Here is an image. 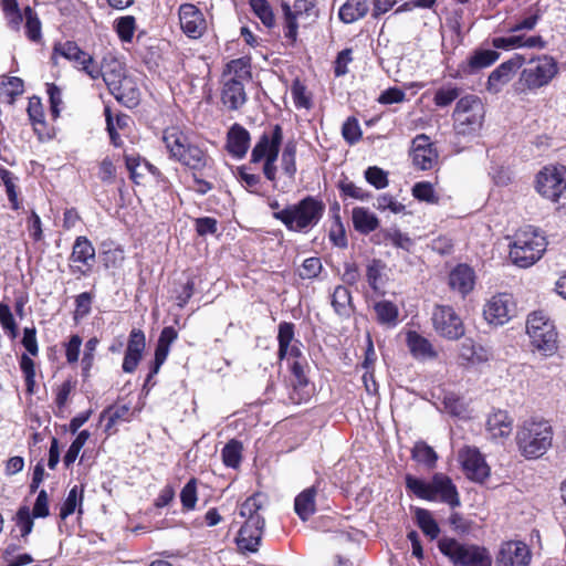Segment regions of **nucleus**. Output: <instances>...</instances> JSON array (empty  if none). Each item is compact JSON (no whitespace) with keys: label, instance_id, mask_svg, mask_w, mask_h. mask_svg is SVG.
<instances>
[{"label":"nucleus","instance_id":"obj_60","mask_svg":"<svg viewBox=\"0 0 566 566\" xmlns=\"http://www.w3.org/2000/svg\"><path fill=\"white\" fill-rule=\"evenodd\" d=\"M28 115L33 124L44 123L43 107L39 97L33 96L29 99Z\"/></svg>","mask_w":566,"mask_h":566},{"label":"nucleus","instance_id":"obj_64","mask_svg":"<svg viewBox=\"0 0 566 566\" xmlns=\"http://www.w3.org/2000/svg\"><path fill=\"white\" fill-rule=\"evenodd\" d=\"M406 98V94L403 91H401L400 88L398 87H390L386 91H384L379 97H378V102L380 104H395V103H401L403 102Z\"/></svg>","mask_w":566,"mask_h":566},{"label":"nucleus","instance_id":"obj_3","mask_svg":"<svg viewBox=\"0 0 566 566\" xmlns=\"http://www.w3.org/2000/svg\"><path fill=\"white\" fill-rule=\"evenodd\" d=\"M552 441V427L544 420H526L516 432L517 448L526 459H537L545 454Z\"/></svg>","mask_w":566,"mask_h":566},{"label":"nucleus","instance_id":"obj_57","mask_svg":"<svg viewBox=\"0 0 566 566\" xmlns=\"http://www.w3.org/2000/svg\"><path fill=\"white\" fill-rule=\"evenodd\" d=\"M339 189L344 196L358 199V200H367L370 196L361 187L356 186L353 181L343 180L339 182Z\"/></svg>","mask_w":566,"mask_h":566},{"label":"nucleus","instance_id":"obj_52","mask_svg":"<svg viewBox=\"0 0 566 566\" xmlns=\"http://www.w3.org/2000/svg\"><path fill=\"white\" fill-rule=\"evenodd\" d=\"M365 178L377 189H384L388 186L387 172L377 166L367 168Z\"/></svg>","mask_w":566,"mask_h":566},{"label":"nucleus","instance_id":"obj_46","mask_svg":"<svg viewBox=\"0 0 566 566\" xmlns=\"http://www.w3.org/2000/svg\"><path fill=\"white\" fill-rule=\"evenodd\" d=\"M25 15V29L27 35L31 41H38L41 38V22L36 15V13L30 8L27 7L24 10Z\"/></svg>","mask_w":566,"mask_h":566},{"label":"nucleus","instance_id":"obj_59","mask_svg":"<svg viewBox=\"0 0 566 566\" xmlns=\"http://www.w3.org/2000/svg\"><path fill=\"white\" fill-rule=\"evenodd\" d=\"M0 180L2 181V184L6 187L8 198L12 202L13 208L17 209L18 203H17V191H15V185H14L15 178H14L13 174L7 169H1L0 170Z\"/></svg>","mask_w":566,"mask_h":566},{"label":"nucleus","instance_id":"obj_29","mask_svg":"<svg viewBox=\"0 0 566 566\" xmlns=\"http://www.w3.org/2000/svg\"><path fill=\"white\" fill-rule=\"evenodd\" d=\"M352 219L355 230L361 234H368L379 227L377 216L363 207L353 209Z\"/></svg>","mask_w":566,"mask_h":566},{"label":"nucleus","instance_id":"obj_23","mask_svg":"<svg viewBox=\"0 0 566 566\" xmlns=\"http://www.w3.org/2000/svg\"><path fill=\"white\" fill-rule=\"evenodd\" d=\"M250 146V134L249 132L239 124L232 125L228 132L227 149L228 151L237 157L242 158L245 156Z\"/></svg>","mask_w":566,"mask_h":566},{"label":"nucleus","instance_id":"obj_32","mask_svg":"<svg viewBox=\"0 0 566 566\" xmlns=\"http://www.w3.org/2000/svg\"><path fill=\"white\" fill-rule=\"evenodd\" d=\"M118 90H111V94L127 107H134L139 101V91L130 77H125L120 82Z\"/></svg>","mask_w":566,"mask_h":566},{"label":"nucleus","instance_id":"obj_9","mask_svg":"<svg viewBox=\"0 0 566 566\" xmlns=\"http://www.w3.org/2000/svg\"><path fill=\"white\" fill-rule=\"evenodd\" d=\"M526 333L532 346L544 356H552L556 352L557 332L554 323L543 311H535L528 315Z\"/></svg>","mask_w":566,"mask_h":566},{"label":"nucleus","instance_id":"obj_54","mask_svg":"<svg viewBox=\"0 0 566 566\" xmlns=\"http://www.w3.org/2000/svg\"><path fill=\"white\" fill-rule=\"evenodd\" d=\"M180 500L186 510H192L197 503V483L191 479L181 490Z\"/></svg>","mask_w":566,"mask_h":566},{"label":"nucleus","instance_id":"obj_8","mask_svg":"<svg viewBox=\"0 0 566 566\" xmlns=\"http://www.w3.org/2000/svg\"><path fill=\"white\" fill-rule=\"evenodd\" d=\"M558 73L557 62L548 55L531 59L523 67L517 82L521 92H533L547 86Z\"/></svg>","mask_w":566,"mask_h":566},{"label":"nucleus","instance_id":"obj_13","mask_svg":"<svg viewBox=\"0 0 566 566\" xmlns=\"http://www.w3.org/2000/svg\"><path fill=\"white\" fill-rule=\"evenodd\" d=\"M566 189V170L564 167H544L536 177V190L552 201H557Z\"/></svg>","mask_w":566,"mask_h":566},{"label":"nucleus","instance_id":"obj_41","mask_svg":"<svg viewBox=\"0 0 566 566\" xmlns=\"http://www.w3.org/2000/svg\"><path fill=\"white\" fill-rule=\"evenodd\" d=\"M412 459L426 464L428 468H433L438 460V455L430 446L423 441H419L412 448Z\"/></svg>","mask_w":566,"mask_h":566},{"label":"nucleus","instance_id":"obj_6","mask_svg":"<svg viewBox=\"0 0 566 566\" xmlns=\"http://www.w3.org/2000/svg\"><path fill=\"white\" fill-rule=\"evenodd\" d=\"M163 142L170 157L191 170H202L208 163V155L199 146L190 143L189 138L177 128L164 132Z\"/></svg>","mask_w":566,"mask_h":566},{"label":"nucleus","instance_id":"obj_49","mask_svg":"<svg viewBox=\"0 0 566 566\" xmlns=\"http://www.w3.org/2000/svg\"><path fill=\"white\" fill-rule=\"evenodd\" d=\"M412 195L415 198L421 201L429 203L438 202V197L436 196L432 185L427 181L417 182L412 188Z\"/></svg>","mask_w":566,"mask_h":566},{"label":"nucleus","instance_id":"obj_28","mask_svg":"<svg viewBox=\"0 0 566 566\" xmlns=\"http://www.w3.org/2000/svg\"><path fill=\"white\" fill-rule=\"evenodd\" d=\"M70 259L72 262L81 263L88 269L93 266L95 263V249L86 237L76 238Z\"/></svg>","mask_w":566,"mask_h":566},{"label":"nucleus","instance_id":"obj_2","mask_svg":"<svg viewBox=\"0 0 566 566\" xmlns=\"http://www.w3.org/2000/svg\"><path fill=\"white\" fill-rule=\"evenodd\" d=\"M263 503L260 495L248 497L240 507V515L245 518L244 524L239 531L237 544L243 552L256 553L261 543L264 517L259 513Z\"/></svg>","mask_w":566,"mask_h":566},{"label":"nucleus","instance_id":"obj_37","mask_svg":"<svg viewBox=\"0 0 566 566\" xmlns=\"http://www.w3.org/2000/svg\"><path fill=\"white\" fill-rule=\"evenodd\" d=\"M54 52L59 53L69 61L74 62L77 66L84 60H88V53L80 49V46L72 41H66L54 46Z\"/></svg>","mask_w":566,"mask_h":566},{"label":"nucleus","instance_id":"obj_1","mask_svg":"<svg viewBox=\"0 0 566 566\" xmlns=\"http://www.w3.org/2000/svg\"><path fill=\"white\" fill-rule=\"evenodd\" d=\"M324 212V202L307 196L297 203L273 212V218L281 221L290 231L307 232L319 222Z\"/></svg>","mask_w":566,"mask_h":566},{"label":"nucleus","instance_id":"obj_21","mask_svg":"<svg viewBox=\"0 0 566 566\" xmlns=\"http://www.w3.org/2000/svg\"><path fill=\"white\" fill-rule=\"evenodd\" d=\"M221 101L230 111L239 109L247 102L243 82L232 77L222 80Z\"/></svg>","mask_w":566,"mask_h":566},{"label":"nucleus","instance_id":"obj_10","mask_svg":"<svg viewBox=\"0 0 566 566\" xmlns=\"http://www.w3.org/2000/svg\"><path fill=\"white\" fill-rule=\"evenodd\" d=\"M283 140V132L280 125H275L272 135L262 134L252 149L251 161L256 164L264 160L263 174L270 181L276 180V160L280 146Z\"/></svg>","mask_w":566,"mask_h":566},{"label":"nucleus","instance_id":"obj_31","mask_svg":"<svg viewBox=\"0 0 566 566\" xmlns=\"http://www.w3.org/2000/svg\"><path fill=\"white\" fill-rule=\"evenodd\" d=\"M369 10L368 0H347L339 9V19L353 23L364 18Z\"/></svg>","mask_w":566,"mask_h":566},{"label":"nucleus","instance_id":"obj_35","mask_svg":"<svg viewBox=\"0 0 566 566\" xmlns=\"http://www.w3.org/2000/svg\"><path fill=\"white\" fill-rule=\"evenodd\" d=\"M415 516L418 526L427 536H429L431 539L438 537L440 528L434 518L432 517L430 511L426 509L416 507Z\"/></svg>","mask_w":566,"mask_h":566},{"label":"nucleus","instance_id":"obj_63","mask_svg":"<svg viewBox=\"0 0 566 566\" xmlns=\"http://www.w3.org/2000/svg\"><path fill=\"white\" fill-rule=\"evenodd\" d=\"M196 231L199 235L214 234L218 231V221L214 218L202 217L196 219Z\"/></svg>","mask_w":566,"mask_h":566},{"label":"nucleus","instance_id":"obj_33","mask_svg":"<svg viewBox=\"0 0 566 566\" xmlns=\"http://www.w3.org/2000/svg\"><path fill=\"white\" fill-rule=\"evenodd\" d=\"M332 305L339 316H349L353 311L349 290L343 285L335 287L332 295Z\"/></svg>","mask_w":566,"mask_h":566},{"label":"nucleus","instance_id":"obj_36","mask_svg":"<svg viewBox=\"0 0 566 566\" xmlns=\"http://www.w3.org/2000/svg\"><path fill=\"white\" fill-rule=\"evenodd\" d=\"M381 234L386 241H389L394 247L406 252H410L415 245L413 240L397 228L382 230Z\"/></svg>","mask_w":566,"mask_h":566},{"label":"nucleus","instance_id":"obj_53","mask_svg":"<svg viewBox=\"0 0 566 566\" xmlns=\"http://www.w3.org/2000/svg\"><path fill=\"white\" fill-rule=\"evenodd\" d=\"M342 134L346 142L355 144L361 137L359 124L355 117H348L343 124Z\"/></svg>","mask_w":566,"mask_h":566},{"label":"nucleus","instance_id":"obj_48","mask_svg":"<svg viewBox=\"0 0 566 566\" xmlns=\"http://www.w3.org/2000/svg\"><path fill=\"white\" fill-rule=\"evenodd\" d=\"M83 490H78L77 485H74L69 494L65 501L63 502L60 511V517L62 520H65L67 516L72 515L78 504V495L82 494Z\"/></svg>","mask_w":566,"mask_h":566},{"label":"nucleus","instance_id":"obj_50","mask_svg":"<svg viewBox=\"0 0 566 566\" xmlns=\"http://www.w3.org/2000/svg\"><path fill=\"white\" fill-rule=\"evenodd\" d=\"M17 525L20 527L21 536L27 537L33 528V515L30 512L28 506H22L18 510L17 515Z\"/></svg>","mask_w":566,"mask_h":566},{"label":"nucleus","instance_id":"obj_43","mask_svg":"<svg viewBox=\"0 0 566 566\" xmlns=\"http://www.w3.org/2000/svg\"><path fill=\"white\" fill-rule=\"evenodd\" d=\"M296 145L294 142H287L284 146L282 156H281V166L284 172L293 178L296 172Z\"/></svg>","mask_w":566,"mask_h":566},{"label":"nucleus","instance_id":"obj_24","mask_svg":"<svg viewBox=\"0 0 566 566\" xmlns=\"http://www.w3.org/2000/svg\"><path fill=\"white\" fill-rule=\"evenodd\" d=\"M513 418L503 410L492 412L486 420V430L492 439H502L511 434Z\"/></svg>","mask_w":566,"mask_h":566},{"label":"nucleus","instance_id":"obj_62","mask_svg":"<svg viewBox=\"0 0 566 566\" xmlns=\"http://www.w3.org/2000/svg\"><path fill=\"white\" fill-rule=\"evenodd\" d=\"M444 409L451 416L464 417L465 407L464 403L453 395L446 396L443 399Z\"/></svg>","mask_w":566,"mask_h":566},{"label":"nucleus","instance_id":"obj_27","mask_svg":"<svg viewBox=\"0 0 566 566\" xmlns=\"http://www.w3.org/2000/svg\"><path fill=\"white\" fill-rule=\"evenodd\" d=\"M407 345L417 359H428L437 356L431 343L415 331L407 333Z\"/></svg>","mask_w":566,"mask_h":566},{"label":"nucleus","instance_id":"obj_15","mask_svg":"<svg viewBox=\"0 0 566 566\" xmlns=\"http://www.w3.org/2000/svg\"><path fill=\"white\" fill-rule=\"evenodd\" d=\"M465 475L475 482H483L490 475V468L476 448L465 447L459 452Z\"/></svg>","mask_w":566,"mask_h":566},{"label":"nucleus","instance_id":"obj_20","mask_svg":"<svg viewBox=\"0 0 566 566\" xmlns=\"http://www.w3.org/2000/svg\"><path fill=\"white\" fill-rule=\"evenodd\" d=\"M524 64V57L515 55L509 61L500 64L493 70L488 78V90L493 93H497L503 85L510 82L513 74Z\"/></svg>","mask_w":566,"mask_h":566},{"label":"nucleus","instance_id":"obj_7","mask_svg":"<svg viewBox=\"0 0 566 566\" xmlns=\"http://www.w3.org/2000/svg\"><path fill=\"white\" fill-rule=\"evenodd\" d=\"M438 547L454 566H492V556L483 546L443 537L439 541Z\"/></svg>","mask_w":566,"mask_h":566},{"label":"nucleus","instance_id":"obj_19","mask_svg":"<svg viewBox=\"0 0 566 566\" xmlns=\"http://www.w3.org/2000/svg\"><path fill=\"white\" fill-rule=\"evenodd\" d=\"M179 20L182 31L192 39L200 38L206 30V20L201 11L191 3L181 4Z\"/></svg>","mask_w":566,"mask_h":566},{"label":"nucleus","instance_id":"obj_61","mask_svg":"<svg viewBox=\"0 0 566 566\" xmlns=\"http://www.w3.org/2000/svg\"><path fill=\"white\" fill-rule=\"evenodd\" d=\"M375 208L378 210L389 209L394 213H399L405 210V206L398 201H396L391 196L382 195L379 196L375 202Z\"/></svg>","mask_w":566,"mask_h":566},{"label":"nucleus","instance_id":"obj_55","mask_svg":"<svg viewBox=\"0 0 566 566\" xmlns=\"http://www.w3.org/2000/svg\"><path fill=\"white\" fill-rule=\"evenodd\" d=\"M460 96V90L457 87L440 88L436 92L433 102L439 107L449 106Z\"/></svg>","mask_w":566,"mask_h":566},{"label":"nucleus","instance_id":"obj_34","mask_svg":"<svg viewBox=\"0 0 566 566\" xmlns=\"http://www.w3.org/2000/svg\"><path fill=\"white\" fill-rule=\"evenodd\" d=\"M234 78L239 82L249 81L251 78L250 65L244 59H235L230 61L222 74V80Z\"/></svg>","mask_w":566,"mask_h":566},{"label":"nucleus","instance_id":"obj_58","mask_svg":"<svg viewBox=\"0 0 566 566\" xmlns=\"http://www.w3.org/2000/svg\"><path fill=\"white\" fill-rule=\"evenodd\" d=\"M145 345V334L140 329H133L129 335L126 352L142 356Z\"/></svg>","mask_w":566,"mask_h":566},{"label":"nucleus","instance_id":"obj_30","mask_svg":"<svg viewBox=\"0 0 566 566\" xmlns=\"http://www.w3.org/2000/svg\"><path fill=\"white\" fill-rule=\"evenodd\" d=\"M316 489L308 488L301 492L294 501L295 513L302 521H307L316 511Z\"/></svg>","mask_w":566,"mask_h":566},{"label":"nucleus","instance_id":"obj_45","mask_svg":"<svg viewBox=\"0 0 566 566\" xmlns=\"http://www.w3.org/2000/svg\"><path fill=\"white\" fill-rule=\"evenodd\" d=\"M88 438H90V432L87 430H83L77 434V437L72 442V444L70 446L69 450L66 451V453L63 458V462L66 468H69L71 464L74 463L81 449L83 448V446L85 444V442L87 441Z\"/></svg>","mask_w":566,"mask_h":566},{"label":"nucleus","instance_id":"obj_39","mask_svg":"<svg viewBox=\"0 0 566 566\" xmlns=\"http://www.w3.org/2000/svg\"><path fill=\"white\" fill-rule=\"evenodd\" d=\"M500 54L494 50H478L469 60L470 72L484 69L493 64Z\"/></svg>","mask_w":566,"mask_h":566},{"label":"nucleus","instance_id":"obj_42","mask_svg":"<svg viewBox=\"0 0 566 566\" xmlns=\"http://www.w3.org/2000/svg\"><path fill=\"white\" fill-rule=\"evenodd\" d=\"M249 3L265 27L272 28L275 24L274 14L268 0H250Z\"/></svg>","mask_w":566,"mask_h":566},{"label":"nucleus","instance_id":"obj_44","mask_svg":"<svg viewBox=\"0 0 566 566\" xmlns=\"http://www.w3.org/2000/svg\"><path fill=\"white\" fill-rule=\"evenodd\" d=\"M294 337V326L291 323H281L279 326V357L283 359L287 356L289 346Z\"/></svg>","mask_w":566,"mask_h":566},{"label":"nucleus","instance_id":"obj_5","mask_svg":"<svg viewBox=\"0 0 566 566\" xmlns=\"http://www.w3.org/2000/svg\"><path fill=\"white\" fill-rule=\"evenodd\" d=\"M406 488L422 500L436 501L439 499L451 507L460 505V497L455 485L449 476L441 473L434 474L431 482H426L407 474Z\"/></svg>","mask_w":566,"mask_h":566},{"label":"nucleus","instance_id":"obj_16","mask_svg":"<svg viewBox=\"0 0 566 566\" xmlns=\"http://www.w3.org/2000/svg\"><path fill=\"white\" fill-rule=\"evenodd\" d=\"M411 157L413 165L421 170L432 169L438 163V151L424 134L413 138Z\"/></svg>","mask_w":566,"mask_h":566},{"label":"nucleus","instance_id":"obj_4","mask_svg":"<svg viewBox=\"0 0 566 566\" xmlns=\"http://www.w3.org/2000/svg\"><path fill=\"white\" fill-rule=\"evenodd\" d=\"M546 247L545 237L536 228L526 226L515 233L510 258L517 266L528 268L542 258Z\"/></svg>","mask_w":566,"mask_h":566},{"label":"nucleus","instance_id":"obj_51","mask_svg":"<svg viewBox=\"0 0 566 566\" xmlns=\"http://www.w3.org/2000/svg\"><path fill=\"white\" fill-rule=\"evenodd\" d=\"M20 367L25 377L27 391L33 394L35 385L34 363L27 354H23L21 356Z\"/></svg>","mask_w":566,"mask_h":566},{"label":"nucleus","instance_id":"obj_17","mask_svg":"<svg viewBox=\"0 0 566 566\" xmlns=\"http://www.w3.org/2000/svg\"><path fill=\"white\" fill-rule=\"evenodd\" d=\"M315 8L314 0H296L293 9L289 3H282V10L285 18V32L284 35L292 43L296 41L298 24L297 18L303 15L310 17Z\"/></svg>","mask_w":566,"mask_h":566},{"label":"nucleus","instance_id":"obj_14","mask_svg":"<svg viewBox=\"0 0 566 566\" xmlns=\"http://www.w3.org/2000/svg\"><path fill=\"white\" fill-rule=\"evenodd\" d=\"M432 323L436 332L448 339H459L464 335L463 323L451 306H436L432 313Z\"/></svg>","mask_w":566,"mask_h":566},{"label":"nucleus","instance_id":"obj_18","mask_svg":"<svg viewBox=\"0 0 566 566\" xmlns=\"http://www.w3.org/2000/svg\"><path fill=\"white\" fill-rule=\"evenodd\" d=\"M531 551L520 541H511L502 544L496 558L497 566H528Z\"/></svg>","mask_w":566,"mask_h":566},{"label":"nucleus","instance_id":"obj_25","mask_svg":"<svg viewBox=\"0 0 566 566\" xmlns=\"http://www.w3.org/2000/svg\"><path fill=\"white\" fill-rule=\"evenodd\" d=\"M102 77L109 91L118 90L117 85L126 77L123 63L115 56H104Z\"/></svg>","mask_w":566,"mask_h":566},{"label":"nucleus","instance_id":"obj_40","mask_svg":"<svg viewBox=\"0 0 566 566\" xmlns=\"http://www.w3.org/2000/svg\"><path fill=\"white\" fill-rule=\"evenodd\" d=\"M374 308L379 323L390 326L396 325L398 319V308L394 303L389 301L378 302L375 304Z\"/></svg>","mask_w":566,"mask_h":566},{"label":"nucleus","instance_id":"obj_26","mask_svg":"<svg viewBox=\"0 0 566 566\" xmlns=\"http://www.w3.org/2000/svg\"><path fill=\"white\" fill-rule=\"evenodd\" d=\"M460 357L468 364L475 365L486 363L492 354L489 348L475 344L472 339H465L460 347Z\"/></svg>","mask_w":566,"mask_h":566},{"label":"nucleus","instance_id":"obj_56","mask_svg":"<svg viewBox=\"0 0 566 566\" xmlns=\"http://www.w3.org/2000/svg\"><path fill=\"white\" fill-rule=\"evenodd\" d=\"M322 269L323 265L318 258H308L304 260L298 274L302 279H314L318 276Z\"/></svg>","mask_w":566,"mask_h":566},{"label":"nucleus","instance_id":"obj_12","mask_svg":"<svg viewBox=\"0 0 566 566\" xmlns=\"http://www.w3.org/2000/svg\"><path fill=\"white\" fill-rule=\"evenodd\" d=\"M516 306L512 295L499 293L489 298L483 306V317L490 325L502 326L515 315Z\"/></svg>","mask_w":566,"mask_h":566},{"label":"nucleus","instance_id":"obj_47","mask_svg":"<svg viewBox=\"0 0 566 566\" xmlns=\"http://www.w3.org/2000/svg\"><path fill=\"white\" fill-rule=\"evenodd\" d=\"M135 18L133 15H125L116 20V31L120 40L129 42L135 32Z\"/></svg>","mask_w":566,"mask_h":566},{"label":"nucleus","instance_id":"obj_22","mask_svg":"<svg viewBox=\"0 0 566 566\" xmlns=\"http://www.w3.org/2000/svg\"><path fill=\"white\" fill-rule=\"evenodd\" d=\"M475 274L467 264L457 265L449 274V285L462 296L468 295L474 287Z\"/></svg>","mask_w":566,"mask_h":566},{"label":"nucleus","instance_id":"obj_11","mask_svg":"<svg viewBox=\"0 0 566 566\" xmlns=\"http://www.w3.org/2000/svg\"><path fill=\"white\" fill-rule=\"evenodd\" d=\"M452 116L458 134H473L482 126L484 107L478 96L468 95L458 101Z\"/></svg>","mask_w":566,"mask_h":566},{"label":"nucleus","instance_id":"obj_38","mask_svg":"<svg viewBox=\"0 0 566 566\" xmlns=\"http://www.w3.org/2000/svg\"><path fill=\"white\" fill-rule=\"evenodd\" d=\"M223 463L230 468H238L242 460V443L232 439L221 451Z\"/></svg>","mask_w":566,"mask_h":566}]
</instances>
